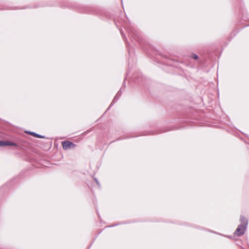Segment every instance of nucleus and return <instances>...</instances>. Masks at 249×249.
Returning a JSON list of instances; mask_svg holds the SVG:
<instances>
[{"instance_id":"obj_5","label":"nucleus","mask_w":249,"mask_h":249,"mask_svg":"<svg viewBox=\"0 0 249 249\" xmlns=\"http://www.w3.org/2000/svg\"><path fill=\"white\" fill-rule=\"evenodd\" d=\"M27 133L30 134L31 135H32L35 137H36V138H45L44 136H42V135L38 134L34 132L29 131V132H27Z\"/></svg>"},{"instance_id":"obj_9","label":"nucleus","mask_w":249,"mask_h":249,"mask_svg":"<svg viewBox=\"0 0 249 249\" xmlns=\"http://www.w3.org/2000/svg\"><path fill=\"white\" fill-rule=\"evenodd\" d=\"M95 181H96L97 184H99V182L96 178H95Z\"/></svg>"},{"instance_id":"obj_1","label":"nucleus","mask_w":249,"mask_h":249,"mask_svg":"<svg viewBox=\"0 0 249 249\" xmlns=\"http://www.w3.org/2000/svg\"><path fill=\"white\" fill-rule=\"evenodd\" d=\"M240 222L241 224L238 225L234 233V235L237 236H242L245 233L248 224V220L245 217L241 216Z\"/></svg>"},{"instance_id":"obj_4","label":"nucleus","mask_w":249,"mask_h":249,"mask_svg":"<svg viewBox=\"0 0 249 249\" xmlns=\"http://www.w3.org/2000/svg\"><path fill=\"white\" fill-rule=\"evenodd\" d=\"M17 146V144L14 142H10V141H2V146Z\"/></svg>"},{"instance_id":"obj_6","label":"nucleus","mask_w":249,"mask_h":249,"mask_svg":"<svg viewBox=\"0 0 249 249\" xmlns=\"http://www.w3.org/2000/svg\"><path fill=\"white\" fill-rule=\"evenodd\" d=\"M130 34L134 38L136 37V39L140 43V44H141V37H140L139 36H137V33H130Z\"/></svg>"},{"instance_id":"obj_3","label":"nucleus","mask_w":249,"mask_h":249,"mask_svg":"<svg viewBox=\"0 0 249 249\" xmlns=\"http://www.w3.org/2000/svg\"><path fill=\"white\" fill-rule=\"evenodd\" d=\"M121 96V90H119L118 93H117V94L116 95V96H115V97L114 98L111 105H110L109 107H108V108L110 107L111 106H112L113 104H114L116 101L117 100L120 98V97Z\"/></svg>"},{"instance_id":"obj_7","label":"nucleus","mask_w":249,"mask_h":249,"mask_svg":"<svg viewBox=\"0 0 249 249\" xmlns=\"http://www.w3.org/2000/svg\"><path fill=\"white\" fill-rule=\"evenodd\" d=\"M192 57L195 59H197L198 58V56L196 54H193L192 55Z\"/></svg>"},{"instance_id":"obj_8","label":"nucleus","mask_w":249,"mask_h":249,"mask_svg":"<svg viewBox=\"0 0 249 249\" xmlns=\"http://www.w3.org/2000/svg\"><path fill=\"white\" fill-rule=\"evenodd\" d=\"M0 146H2V141H0Z\"/></svg>"},{"instance_id":"obj_2","label":"nucleus","mask_w":249,"mask_h":249,"mask_svg":"<svg viewBox=\"0 0 249 249\" xmlns=\"http://www.w3.org/2000/svg\"><path fill=\"white\" fill-rule=\"evenodd\" d=\"M62 145L63 146V148L64 150H68L71 148H74L76 146V145L74 143L69 141H65L63 142H62Z\"/></svg>"}]
</instances>
